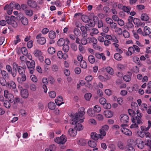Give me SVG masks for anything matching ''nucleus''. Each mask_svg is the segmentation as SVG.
<instances>
[{
  "label": "nucleus",
  "mask_w": 151,
  "mask_h": 151,
  "mask_svg": "<svg viewBox=\"0 0 151 151\" xmlns=\"http://www.w3.org/2000/svg\"><path fill=\"white\" fill-rule=\"evenodd\" d=\"M6 80V79L0 77V83L2 86H5L7 85V83Z\"/></svg>",
  "instance_id": "nucleus-46"
},
{
  "label": "nucleus",
  "mask_w": 151,
  "mask_h": 151,
  "mask_svg": "<svg viewBox=\"0 0 151 151\" xmlns=\"http://www.w3.org/2000/svg\"><path fill=\"white\" fill-rule=\"evenodd\" d=\"M21 94L22 97L24 99L27 98L29 95L27 90L26 89H23L21 91Z\"/></svg>",
  "instance_id": "nucleus-20"
},
{
  "label": "nucleus",
  "mask_w": 151,
  "mask_h": 151,
  "mask_svg": "<svg viewBox=\"0 0 151 151\" xmlns=\"http://www.w3.org/2000/svg\"><path fill=\"white\" fill-rule=\"evenodd\" d=\"M151 127V121H148V126L146 127L145 126H142L141 127V129L142 131H148Z\"/></svg>",
  "instance_id": "nucleus-25"
},
{
  "label": "nucleus",
  "mask_w": 151,
  "mask_h": 151,
  "mask_svg": "<svg viewBox=\"0 0 151 151\" xmlns=\"http://www.w3.org/2000/svg\"><path fill=\"white\" fill-rule=\"evenodd\" d=\"M93 110L96 113L99 112L101 110V108L98 105H95L93 108Z\"/></svg>",
  "instance_id": "nucleus-62"
},
{
  "label": "nucleus",
  "mask_w": 151,
  "mask_h": 151,
  "mask_svg": "<svg viewBox=\"0 0 151 151\" xmlns=\"http://www.w3.org/2000/svg\"><path fill=\"white\" fill-rule=\"evenodd\" d=\"M141 18L142 20L145 21H147L149 19V17L147 15V14L144 13L142 14Z\"/></svg>",
  "instance_id": "nucleus-40"
},
{
  "label": "nucleus",
  "mask_w": 151,
  "mask_h": 151,
  "mask_svg": "<svg viewBox=\"0 0 151 151\" xmlns=\"http://www.w3.org/2000/svg\"><path fill=\"white\" fill-rule=\"evenodd\" d=\"M87 113L89 116L91 117H94L96 115V113L92 108L89 109L87 111Z\"/></svg>",
  "instance_id": "nucleus-29"
},
{
  "label": "nucleus",
  "mask_w": 151,
  "mask_h": 151,
  "mask_svg": "<svg viewBox=\"0 0 151 151\" xmlns=\"http://www.w3.org/2000/svg\"><path fill=\"white\" fill-rule=\"evenodd\" d=\"M63 100V98L61 96H59L58 97L57 99H56L55 100L56 104L58 106H60L62 104L64 103V102H61L60 103H59V102L62 101Z\"/></svg>",
  "instance_id": "nucleus-23"
},
{
  "label": "nucleus",
  "mask_w": 151,
  "mask_h": 151,
  "mask_svg": "<svg viewBox=\"0 0 151 151\" xmlns=\"http://www.w3.org/2000/svg\"><path fill=\"white\" fill-rule=\"evenodd\" d=\"M95 57L99 59H101V58L103 60H105L106 59V56L103 53H100L99 52H96L95 54Z\"/></svg>",
  "instance_id": "nucleus-18"
},
{
  "label": "nucleus",
  "mask_w": 151,
  "mask_h": 151,
  "mask_svg": "<svg viewBox=\"0 0 151 151\" xmlns=\"http://www.w3.org/2000/svg\"><path fill=\"white\" fill-rule=\"evenodd\" d=\"M99 33V31L96 28H93L91 30L90 35L91 36H93L94 35H96Z\"/></svg>",
  "instance_id": "nucleus-48"
},
{
  "label": "nucleus",
  "mask_w": 151,
  "mask_h": 151,
  "mask_svg": "<svg viewBox=\"0 0 151 151\" xmlns=\"http://www.w3.org/2000/svg\"><path fill=\"white\" fill-rule=\"evenodd\" d=\"M99 133L100 134H99L100 137V139L101 140L103 139L104 137L106 135V132L103 130L101 128L99 129Z\"/></svg>",
  "instance_id": "nucleus-36"
},
{
  "label": "nucleus",
  "mask_w": 151,
  "mask_h": 151,
  "mask_svg": "<svg viewBox=\"0 0 151 151\" xmlns=\"http://www.w3.org/2000/svg\"><path fill=\"white\" fill-rule=\"evenodd\" d=\"M114 58L116 60L118 61L121 60L122 59V56L119 53H116L114 54Z\"/></svg>",
  "instance_id": "nucleus-43"
},
{
  "label": "nucleus",
  "mask_w": 151,
  "mask_h": 151,
  "mask_svg": "<svg viewBox=\"0 0 151 151\" xmlns=\"http://www.w3.org/2000/svg\"><path fill=\"white\" fill-rule=\"evenodd\" d=\"M48 36L50 38L52 39H53L55 38L56 37L55 32L53 31H50L49 32Z\"/></svg>",
  "instance_id": "nucleus-38"
},
{
  "label": "nucleus",
  "mask_w": 151,
  "mask_h": 151,
  "mask_svg": "<svg viewBox=\"0 0 151 151\" xmlns=\"http://www.w3.org/2000/svg\"><path fill=\"white\" fill-rule=\"evenodd\" d=\"M91 136L92 139L95 140H98L99 138L100 139L99 134L96 132H92L91 134Z\"/></svg>",
  "instance_id": "nucleus-24"
},
{
  "label": "nucleus",
  "mask_w": 151,
  "mask_h": 151,
  "mask_svg": "<svg viewBox=\"0 0 151 151\" xmlns=\"http://www.w3.org/2000/svg\"><path fill=\"white\" fill-rule=\"evenodd\" d=\"M122 34L124 37L125 38H128L130 36L129 32L127 31L124 30L122 32Z\"/></svg>",
  "instance_id": "nucleus-61"
},
{
  "label": "nucleus",
  "mask_w": 151,
  "mask_h": 151,
  "mask_svg": "<svg viewBox=\"0 0 151 151\" xmlns=\"http://www.w3.org/2000/svg\"><path fill=\"white\" fill-rule=\"evenodd\" d=\"M81 67L83 68L86 69L87 67V64L86 62L84 60L81 61L80 62Z\"/></svg>",
  "instance_id": "nucleus-49"
},
{
  "label": "nucleus",
  "mask_w": 151,
  "mask_h": 151,
  "mask_svg": "<svg viewBox=\"0 0 151 151\" xmlns=\"http://www.w3.org/2000/svg\"><path fill=\"white\" fill-rule=\"evenodd\" d=\"M10 103L8 100H5L4 101L3 105L6 108H9L11 106Z\"/></svg>",
  "instance_id": "nucleus-56"
},
{
  "label": "nucleus",
  "mask_w": 151,
  "mask_h": 151,
  "mask_svg": "<svg viewBox=\"0 0 151 151\" xmlns=\"http://www.w3.org/2000/svg\"><path fill=\"white\" fill-rule=\"evenodd\" d=\"M101 35L105 37V39H107L109 40H112V37L110 35H107L103 32L101 33Z\"/></svg>",
  "instance_id": "nucleus-39"
},
{
  "label": "nucleus",
  "mask_w": 151,
  "mask_h": 151,
  "mask_svg": "<svg viewBox=\"0 0 151 151\" xmlns=\"http://www.w3.org/2000/svg\"><path fill=\"white\" fill-rule=\"evenodd\" d=\"M120 119L121 122L124 124L127 123L129 121L128 116L127 115L124 114H122L120 115Z\"/></svg>",
  "instance_id": "nucleus-11"
},
{
  "label": "nucleus",
  "mask_w": 151,
  "mask_h": 151,
  "mask_svg": "<svg viewBox=\"0 0 151 151\" xmlns=\"http://www.w3.org/2000/svg\"><path fill=\"white\" fill-rule=\"evenodd\" d=\"M133 22L135 24H137L138 27L141 26L143 27L145 24L144 22H140V20L137 18H134L133 19Z\"/></svg>",
  "instance_id": "nucleus-21"
},
{
  "label": "nucleus",
  "mask_w": 151,
  "mask_h": 151,
  "mask_svg": "<svg viewBox=\"0 0 151 151\" xmlns=\"http://www.w3.org/2000/svg\"><path fill=\"white\" fill-rule=\"evenodd\" d=\"M74 33L76 36L78 37L81 35V32L79 29L78 28H75L73 31Z\"/></svg>",
  "instance_id": "nucleus-45"
},
{
  "label": "nucleus",
  "mask_w": 151,
  "mask_h": 151,
  "mask_svg": "<svg viewBox=\"0 0 151 151\" xmlns=\"http://www.w3.org/2000/svg\"><path fill=\"white\" fill-rule=\"evenodd\" d=\"M49 95L50 97L54 98L55 97L56 93L54 91H51L49 92Z\"/></svg>",
  "instance_id": "nucleus-64"
},
{
  "label": "nucleus",
  "mask_w": 151,
  "mask_h": 151,
  "mask_svg": "<svg viewBox=\"0 0 151 151\" xmlns=\"http://www.w3.org/2000/svg\"><path fill=\"white\" fill-rule=\"evenodd\" d=\"M117 145L119 149L122 150H124L126 147L124 144L121 141H119L118 142Z\"/></svg>",
  "instance_id": "nucleus-28"
},
{
  "label": "nucleus",
  "mask_w": 151,
  "mask_h": 151,
  "mask_svg": "<svg viewBox=\"0 0 151 151\" xmlns=\"http://www.w3.org/2000/svg\"><path fill=\"white\" fill-rule=\"evenodd\" d=\"M26 63L29 73L31 74L33 73L35 67V61L34 60H32L30 61L27 60Z\"/></svg>",
  "instance_id": "nucleus-3"
},
{
  "label": "nucleus",
  "mask_w": 151,
  "mask_h": 151,
  "mask_svg": "<svg viewBox=\"0 0 151 151\" xmlns=\"http://www.w3.org/2000/svg\"><path fill=\"white\" fill-rule=\"evenodd\" d=\"M33 54L35 56L38 58L40 61H43L44 58L42 55V53L40 50H35L33 52Z\"/></svg>",
  "instance_id": "nucleus-8"
},
{
  "label": "nucleus",
  "mask_w": 151,
  "mask_h": 151,
  "mask_svg": "<svg viewBox=\"0 0 151 151\" xmlns=\"http://www.w3.org/2000/svg\"><path fill=\"white\" fill-rule=\"evenodd\" d=\"M54 141L58 144H63L66 141L67 138L65 135L62 134L60 137L55 138L54 139Z\"/></svg>",
  "instance_id": "nucleus-5"
},
{
  "label": "nucleus",
  "mask_w": 151,
  "mask_h": 151,
  "mask_svg": "<svg viewBox=\"0 0 151 151\" xmlns=\"http://www.w3.org/2000/svg\"><path fill=\"white\" fill-rule=\"evenodd\" d=\"M88 144L90 147L92 148L95 147L96 146V143L93 141L90 140L88 141Z\"/></svg>",
  "instance_id": "nucleus-44"
},
{
  "label": "nucleus",
  "mask_w": 151,
  "mask_h": 151,
  "mask_svg": "<svg viewBox=\"0 0 151 151\" xmlns=\"http://www.w3.org/2000/svg\"><path fill=\"white\" fill-rule=\"evenodd\" d=\"M136 145L138 148L140 149H143L145 146V144L140 139H137L136 140Z\"/></svg>",
  "instance_id": "nucleus-13"
},
{
  "label": "nucleus",
  "mask_w": 151,
  "mask_h": 151,
  "mask_svg": "<svg viewBox=\"0 0 151 151\" xmlns=\"http://www.w3.org/2000/svg\"><path fill=\"white\" fill-rule=\"evenodd\" d=\"M8 73L5 70H1V74L2 76L1 77L6 79V80L9 79L10 78V76Z\"/></svg>",
  "instance_id": "nucleus-19"
},
{
  "label": "nucleus",
  "mask_w": 151,
  "mask_h": 151,
  "mask_svg": "<svg viewBox=\"0 0 151 151\" xmlns=\"http://www.w3.org/2000/svg\"><path fill=\"white\" fill-rule=\"evenodd\" d=\"M77 134V132L73 128H70L68 132V134L71 137L75 136Z\"/></svg>",
  "instance_id": "nucleus-22"
},
{
  "label": "nucleus",
  "mask_w": 151,
  "mask_h": 151,
  "mask_svg": "<svg viewBox=\"0 0 151 151\" xmlns=\"http://www.w3.org/2000/svg\"><path fill=\"white\" fill-rule=\"evenodd\" d=\"M98 17L96 16H93V19H89L88 24L86 25V27H94L95 24L96 22H97L96 20H98Z\"/></svg>",
  "instance_id": "nucleus-9"
},
{
  "label": "nucleus",
  "mask_w": 151,
  "mask_h": 151,
  "mask_svg": "<svg viewBox=\"0 0 151 151\" xmlns=\"http://www.w3.org/2000/svg\"><path fill=\"white\" fill-rule=\"evenodd\" d=\"M17 71L19 75L22 74L23 73H25V71L24 68L21 66L18 67V68H17Z\"/></svg>",
  "instance_id": "nucleus-42"
},
{
  "label": "nucleus",
  "mask_w": 151,
  "mask_h": 151,
  "mask_svg": "<svg viewBox=\"0 0 151 151\" xmlns=\"http://www.w3.org/2000/svg\"><path fill=\"white\" fill-rule=\"evenodd\" d=\"M65 42V40L63 38H61L58 41L57 44L58 46H61L64 45Z\"/></svg>",
  "instance_id": "nucleus-50"
},
{
  "label": "nucleus",
  "mask_w": 151,
  "mask_h": 151,
  "mask_svg": "<svg viewBox=\"0 0 151 151\" xmlns=\"http://www.w3.org/2000/svg\"><path fill=\"white\" fill-rule=\"evenodd\" d=\"M85 109L81 107L79 109V111L72 115L70 119V123L72 124H76L78 122H83L84 121V118L83 117L85 114Z\"/></svg>",
  "instance_id": "nucleus-1"
},
{
  "label": "nucleus",
  "mask_w": 151,
  "mask_h": 151,
  "mask_svg": "<svg viewBox=\"0 0 151 151\" xmlns=\"http://www.w3.org/2000/svg\"><path fill=\"white\" fill-rule=\"evenodd\" d=\"M6 87L10 89H14L16 88V86L14 82L10 81L7 82Z\"/></svg>",
  "instance_id": "nucleus-17"
},
{
  "label": "nucleus",
  "mask_w": 151,
  "mask_h": 151,
  "mask_svg": "<svg viewBox=\"0 0 151 151\" xmlns=\"http://www.w3.org/2000/svg\"><path fill=\"white\" fill-rule=\"evenodd\" d=\"M27 3L30 7L33 8H36L37 10L40 9V7L37 5V4L35 1L33 0H28Z\"/></svg>",
  "instance_id": "nucleus-10"
},
{
  "label": "nucleus",
  "mask_w": 151,
  "mask_h": 151,
  "mask_svg": "<svg viewBox=\"0 0 151 151\" xmlns=\"http://www.w3.org/2000/svg\"><path fill=\"white\" fill-rule=\"evenodd\" d=\"M25 14L29 17L32 16L34 13L33 11L31 9H27L24 12Z\"/></svg>",
  "instance_id": "nucleus-34"
},
{
  "label": "nucleus",
  "mask_w": 151,
  "mask_h": 151,
  "mask_svg": "<svg viewBox=\"0 0 151 151\" xmlns=\"http://www.w3.org/2000/svg\"><path fill=\"white\" fill-rule=\"evenodd\" d=\"M4 96L10 103H12L14 101V96L10 93H9L7 90L4 91Z\"/></svg>",
  "instance_id": "nucleus-4"
},
{
  "label": "nucleus",
  "mask_w": 151,
  "mask_h": 151,
  "mask_svg": "<svg viewBox=\"0 0 151 151\" xmlns=\"http://www.w3.org/2000/svg\"><path fill=\"white\" fill-rule=\"evenodd\" d=\"M99 133L100 134H99L100 137V139L101 140L103 139L104 137L106 135V132L103 130L101 128L99 129Z\"/></svg>",
  "instance_id": "nucleus-37"
},
{
  "label": "nucleus",
  "mask_w": 151,
  "mask_h": 151,
  "mask_svg": "<svg viewBox=\"0 0 151 151\" xmlns=\"http://www.w3.org/2000/svg\"><path fill=\"white\" fill-rule=\"evenodd\" d=\"M81 18L83 22L85 23H87L89 19L88 16L85 15H82Z\"/></svg>",
  "instance_id": "nucleus-52"
},
{
  "label": "nucleus",
  "mask_w": 151,
  "mask_h": 151,
  "mask_svg": "<svg viewBox=\"0 0 151 151\" xmlns=\"http://www.w3.org/2000/svg\"><path fill=\"white\" fill-rule=\"evenodd\" d=\"M15 4V3L14 2H12L10 3L9 5L10 9L8 10L7 12L8 14L10 15L12 14L13 8L14 7Z\"/></svg>",
  "instance_id": "nucleus-27"
},
{
  "label": "nucleus",
  "mask_w": 151,
  "mask_h": 151,
  "mask_svg": "<svg viewBox=\"0 0 151 151\" xmlns=\"http://www.w3.org/2000/svg\"><path fill=\"white\" fill-rule=\"evenodd\" d=\"M21 51L23 54L24 55H26L28 54L27 50L25 47H22L21 49Z\"/></svg>",
  "instance_id": "nucleus-63"
},
{
  "label": "nucleus",
  "mask_w": 151,
  "mask_h": 151,
  "mask_svg": "<svg viewBox=\"0 0 151 151\" xmlns=\"http://www.w3.org/2000/svg\"><path fill=\"white\" fill-rule=\"evenodd\" d=\"M127 126V124H122L121 125V127H122L121 129V131L125 135L128 136H131L132 134V132L129 129L124 127Z\"/></svg>",
  "instance_id": "nucleus-7"
},
{
  "label": "nucleus",
  "mask_w": 151,
  "mask_h": 151,
  "mask_svg": "<svg viewBox=\"0 0 151 151\" xmlns=\"http://www.w3.org/2000/svg\"><path fill=\"white\" fill-rule=\"evenodd\" d=\"M5 18L6 22L8 24H10L12 22V19L13 20H16V17L14 16H8V15H6L5 16Z\"/></svg>",
  "instance_id": "nucleus-15"
},
{
  "label": "nucleus",
  "mask_w": 151,
  "mask_h": 151,
  "mask_svg": "<svg viewBox=\"0 0 151 151\" xmlns=\"http://www.w3.org/2000/svg\"><path fill=\"white\" fill-rule=\"evenodd\" d=\"M144 32L142 33V35L144 36L149 35L151 33V29L148 27H145L144 28Z\"/></svg>",
  "instance_id": "nucleus-16"
},
{
  "label": "nucleus",
  "mask_w": 151,
  "mask_h": 151,
  "mask_svg": "<svg viewBox=\"0 0 151 151\" xmlns=\"http://www.w3.org/2000/svg\"><path fill=\"white\" fill-rule=\"evenodd\" d=\"M37 42L38 43L41 45H43L46 43L45 38L42 37V34L40 33L36 36Z\"/></svg>",
  "instance_id": "nucleus-6"
},
{
  "label": "nucleus",
  "mask_w": 151,
  "mask_h": 151,
  "mask_svg": "<svg viewBox=\"0 0 151 151\" xmlns=\"http://www.w3.org/2000/svg\"><path fill=\"white\" fill-rule=\"evenodd\" d=\"M81 123L80 122H78L76 124H76V127H75V129L76 131L77 130L79 131L83 129V126L80 123Z\"/></svg>",
  "instance_id": "nucleus-26"
},
{
  "label": "nucleus",
  "mask_w": 151,
  "mask_h": 151,
  "mask_svg": "<svg viewBox=\"0 0 151 151\" xmlns=\"http://www.w3.org/2000/svg\"><path fill=\"white\" fill-rule=\"evenodd\" d=\"M48 52L50 54H53L55 52V50L54 47H50L48 49Z\"/></svg>",
  "instance_id": "nucleus-58"
},
{
  "label": "nucleus",
  "mask_w": 151,
  "mask_h": 151,
  "mask_svg": "<svg viewBox=\"0 0 151 151\" xmlns=\"http://www.w3.org/2000/svg\"><path fill=\"white\" fill-rule=\"evenodd\" d=\"M88 60L91 63L93 64L95 61V59L93 55H90L88 57Z\"/></svg>",
  "instance_id": "nucleus-51"
},
{
  "label": "nucleus",
  "mask_w": 151,
  "mask_h": 151,
  "mask_svg": "<svg viewBox=\"0 0 151 151\" xmlns=\"http://www.w3.org/2000/svg\"><path fill=\"white\" fill-rule=\"evenodd\" d=\"M87 143L86 141L84 139H81L78 142L77 144L81 146H85Z\"/></svg>",
  "instance_id": "nucleus-35"
},
{
  "label": "nucleus",
  "mask_w": 151,
  "mask_h": 151,
  "mask_svg": "<svg viewBox=\"0 0 151 151\" xmlns=\"http://www.w3.org/2000/svg\"><path fill=\"white\" fill-rule=\"evenodd\" d=\"M19 75L20 77H18L17 78V81L19 83H22L26 81L27 77L25 73H23Z\"/></svg>",
  "instance_id": "nucleus-14"
},
{
  "label": "nucleus",
  "mask_w": 151,
  "mask_h": 151,
  "mask_svg": "<svg viewBox=\"0 0 151 151\" xmlns=\"http://www.w3.org/2000/svg\"><path fill=\"white\" fill-rule=\"evenodd\" d=\"M145 135L146 138H147V142L145 145L150 147L149 151H151V134L149 132L145 133Z\"/></svg>",
  "instance_id": "nucleus-12"
},
{
  "label": "nucleus",
  "mask_w": 151,
  "mask_h": 151,
  "mask_svg": "<svg viewBox=\"0 0 151 151\" xmlns=\"http://www.w3.org/2000/svg\"><path fill=\"white\" fill-rule=\"evenodd\" d=\"M21 21L22 24L24 25H27L28 23V19L27 18L24 17H22L21 18Z\"/></svg>",
  "instance_id": "nucleus-55"
},
{
  "label": "nucleus",
  "mask_w": 151,
  "mask_h": 151,
  "mask_svg": "<svg viewBox=\"0 0 151 151\" xmlns=\"http://www.w3.org/2000/svg\"><path fill=\"white\" fill-rule=\"evenodd\" d=\"M9 73H10L12 76L14 78L16 76L17 74V68H14L12 69V70Z\"/></svg>",
  "instance_id": "nucleus-53"
},
{
  "label": "nucleus",
  "mask_w": 151,
  "mask_h": 151,
  "mask_svg": "<svg viewBox=\"0 0 151 151\" xmlns=\"http://www.w3.org/2000/svg\"><path fill=\"white\" fill-rule=\"evenodd\" d=\"M106 72L109 74L112 75L114 73L113 69L110 67H108L106 68Z\"/></svg>",
  "instance_id": "nucleus-57"
},
{
  "label": "nucleus",
  "mask_w": 151,
  "mask_h": 151,
  "mask_svg": "<svg viewBox=\"0 0 151 151\" xmlns=\"http://www.w3.org/2000/svg\"><path fill=\"white\" fill-rule=\"evenodd\" d=\"M147 89L145 91V93L150 94L151 93V81L147 83Z\"/></svg>",
  "instance_id": "nucleus-47"
},
{
  "label": "nucleus",
  "mask_w": 151,
  "mask_h": 151,
  "mask_svg": "<svg viewBox=\"0 0 151 151\" xmlns=\"http://www.w3.org/2000/svg\"><path fill=\"white\" fill-rule=\"evenodd\" d=\"M48 107L49 109L52 110L55 109V105L54 103L50 102L48 104Z\"/></svg>",
  "instance_id": "nucleus-41"
},
{
  "label": "nucleus",
  "mask_w": 151,
  "mask_h": 151,
  "mask_svg": "<svg viewBox=\"0 0 151 151\" xmlns=\"http://www.w3.org/2000/svg\"><path fill=\"white\" fill-rule=\"evenodd\" d=\"M87 39H88L90 40V41H89L88 42V43H90L91 42L93 43L92 45L96 44L97 42V40L94 37H88L87 38Z\"/></svg>",
  "instance_id": "nucleus-54"
},
{
  "label": "nucleus",
  "mask_w": 151,
  "mask_h": 151,
  "mask_svg": "<svg viewBox=\"0 0 151 151\" xmlns=\"http://www.w3.org/2000/svg\"><path fill=\"white\" fill-rule=\"evenodd\" d=\"M137 116L135 117L134 118H133L132 119V121L133 122H137V124H142V122L141 120L142 117V114L140 112V111L139 110H137L136 111Z\"/></svg>",
  "instance_id": "nucleus-2"
},
{
  "label": "nucleus",
  "mask_w": 151,
  "mask_h": 151,
  "mask_svg": "<svg viewBox=\"0 0 151 151\" xmlns=\"http://www.w3.org/2000/svg\"><path fill=\"white\" fill-rule=\"evenodd\" d=\"M115 32L117 34L120 35L122 34L123 32L121 28L117 27L115 29Z\"/></svg>",
  "instance_id": "nucleus-60"
},
{
  "label": "nucleus",
  "mask_w": 151,
  "mask_h": 151,
  "mask_svg": "<svg viewBox=\"0 0 151 151\" xmlns=\"http://www.w3.org/2000/svg\"><path fill=\"white\" fill-rule=\"evenodd\" d=\"M69 49V47L67 44L64 45H63V50L65 52H67Z\"/></svg>",
  "instance_id": "nucleus-59"
},
{
  "label": "nucleus",
  "mask_w": 151,
  "mask_h": 151,
  "mask_svg": "<svg viewBox=\"0 0 151 151\" xmlns=\"http://www.w3.org/2000/svg\"><path fill=\"white\" fill-rule=\"evenodd\" d=\"M14 104H16V105L19 102L21 104H22L24 102L22 100V99L21 98L20 99L18 96H16L15 98H14Z\"/></svg>",
  "instance_id": "nucleus-33"
},
{
  "label": "nucleus",
  "mask_w": 151,
  "mask_h": 151,
  "mask_svg": "<svg viewBox=\"0 0 151 151\" xmlns=\"http://www.w3.org/2000/svg\"><path fill=\"white\" fill-rule=\"evenodd\" d=\"M135 51L133 48V46L130 47L128 48V51L126 53V55H130L132 54H135Z\"/></svg>",
  "instance_id": "nucleus-30"
},
{
  "label": "nucleus",
  "mask_w": 151,
  "mask_h": 151,
  "mask_svg": "<svg viewBox=\"0 0 151 151\" xmlns=\"http://www.w3.org/2000/svg\"><path fill=\"white\" fill-rule=\"evenodd\" d=\"M125 151H135L133 146L130 144H128L125 147Z\"/></svg>",
  "instance_id": "nucleus-32"
},
{
  "label": "nucleus",
  "mask_w": 151,
  "mask_h": 151,
  "mask_svg": "<svg viewBox=\"0 0 151 151\" xmlns=\"http://www.w3.org/2000/svg\"><path fill=\"white\" fill-rule=\"evenodd\" d=\"M104 114L105 116L107 118L111 117L113 115L112 112L109 110H106L104 112Z\"/></svg>",
  "instance_id": "nucleus-31"
}]
</instances>
